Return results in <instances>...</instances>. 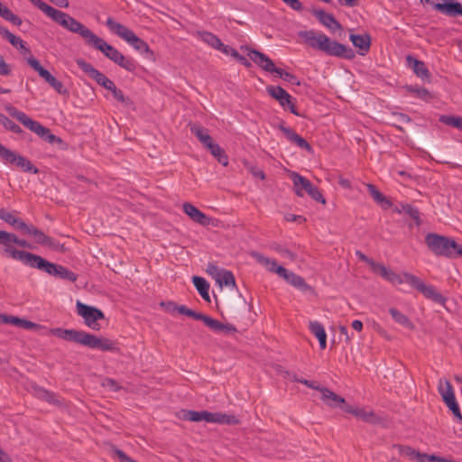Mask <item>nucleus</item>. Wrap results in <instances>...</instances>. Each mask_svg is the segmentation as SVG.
<instances>
[{
	"mask_svg": "<svg viewBox=\"0 0 462 462\" xmlns=\"http://www.w3.org/2000/svg\"><path fill=\"white\" fill-rule=\"evenodd\" d=\"M114 63L129 72H134L137 68V62L133 58L125 56L121 52Z\"/></svg>",
	"mask_w": 462,
	"mask_h": 462,
	"instance_id": "41",
	"label": "nucleus"
},
{
	"mask_svg": "<svg viewBox=\"0 0 462 462\" xmlns=\"http://www.w3.org/2000/svg\"><path fill=\"white\" fill-rule=\"evenodd\" d=\"M112 451L117 457L119 462H137L134 459L131 458L129 456H127L123 450L117 448L115 446H113Z\"/></svg>",
	"mask_w": 462,
	"mask_h": 462,
	"instance_id": "58",
	"label": "nucleus"
},
{
	"mask_svg": "<svg viewBox=\"0 0 462 462\" xmlns=\"http://www.w3.org/2000/svg\"><path fill=\"white\" fill-rule=\"evenodd\" d=\"M407 283L412 288L418 290L425 298L435 303L444 305L446 298L438 292L432 285H426L419 277L415 275H406Z\"/></svg>",
	"mask_w": 462,
	"mask_h": 462,
	"instance_id": "12",
	"label": "nucleus"
},
{
	"mask_svg": "<svg viewBox=\"0 0 462 462\" xmlns=\"http://www.w3.org/2000/svg\"><path fill=\"white\" fill-rule=\"evenodd\" d=\"M423 2V0H420ZM440 14L448 17L462 16V4L455 1H446L444 3H437L436 0H424Z\"/></svg>",
	"mask_w": 462,
	"mask_h": 462,
	"instance_id": "16",
	"label": "nucleus"
},
{
	"mask_svg": "<svg viewBox=\"0 0 462 462\" xmlns=\"http://www.w3.org/2000/svg\"><path fill=\"white\" fill-rule=\"evenodd\" d=\"M112 95L115 99L124 104L125 106L131 107L134 106L132 99L129 97H125L121 89L117 88Z\"/></svg>",
	"mask_w": 462,
	"mask_h": 462,
	"instance_id": "53",
	"label": "nucleus"
},
{
	"mask_svg": "<svg viewBox=\"0 0 462 462\" xmlns=\"http://www.w3.org/2000/svg\"><path fill=\"white\" fill-rule=\"evenodd\" d=\"M0 35L7 40L14 47L18 48V45L23 47V40L20 37L15 36L4 26H0Z\"/></svg>",
	"mask_w": 462,
	"mask_h": 462,
	"instance_id": "46",
	"label": "nucleus"
},
{
	"mask_svg": "<svg viewBox=\"0 0 462 462\" xmlns=\"http://www.w3.org/2000/svg\"><path fill=\"white\" fill-rule=\"evenodd\" d=\"M38 394L42 399L45 400L49 403H57L58 402L57 396L50 391H47L45 389H39Z\"/></svg>",
	"mask_w": 462,
	"mask_h": 462,
	"instance_id": "55",
	"label": "nucleus"
},
{
	"mask_svg": "<svg viewBox=\"0 0 462 462\" xmlns=\"http://www.w3.org/2000/svg\"><path fill=\"white\" fill-rule=\"evenodd\" d=\"M278 128L284 134L286 138L292 143H295L300 148L308 152L312 151L311 145L300 134L295 133L292 129L286 127L283 123L279 125Z\"/></svg>",
	"mask_w": 462,
	"mask_h": 462,
	"instance_id": "21",
	"label": "nucleus"
},
{
	"mask_svg": "<svg viewBox=\"0 0 462 462\" xmlns=\"http://www.w3.org/2000/svg\"><path fill=\"white\" fill-rule=\"evenodd\" d=\"M367 189L371 197L378 204L383 205L385 208L392 206L391 201L373 184H366Z\"/></svg>",
	"mask_w": 462,
	"mask_h": 462,
	"instance_id": "38",
	"label": "nucleus"
},
{
	"mask_svg": "<svg viewBox=\"0 0 462 462\" xmlns=\"http://www.w3.org/2000/svg\"><path fill=\"white\" fill-rule=\"evenodd\" d=\"M182 418L185 420L189 421H201V411H182Z\"/></svg>",
	"mask_w": 462,
	"mask_h": 462,
	"instance_id": "54",
	"label": "nucleus"
},
{
	"mask_svg": "<svg viewBox=\"0 0 462 462\" xmlns=\"http://www.w3.org/2000/svg\"><path fill=\"white\" fill-rule=\"evenodd\" d=\"M51 333L61 339L74 342L85 346L90 349L100 351L119 352L117 343L107 337H97L83 330L67 329V328H52Z\"/></svg>",
	"mask_w": 462,
	"mask_h": 462,
	"instance_id": "1",
	"label": "nucleus"
},
{
	"mask_svg": "<svg viewBox=\"0 0 462 462\" xmlns=\"http://www.w3.org/2000/svg\"><path fill=\"white\" fill-rule=\"evenodd\" d=\"M77 312L83 318L85 324L93 330H99L100 325L98 320L105 319L104 312L93 306L84 304L80 301L77 302Z\"/></svg>",
	"mask_w": 462,
	"mask_h": 462,
	"instance_id": "11",
	"label": "nucleus"
},
{
	"mask_svg": "<svg viewBox=\"0 0 462 462\" xmlns=\"http://www.w3.org/2000/svg\"><path fill=\"white\" fill-rule=\"evenodd\" d=\"M305 42L314 49H318L327 55L340 59L353 60L356 53L352 48L337 41L331 40L326 34H316L314 31L302 32L300 34Z\"/></svg>",
	"mask_w": 462,
	"mask_h": 462,
	"instance_id": "2",
	"label": "nucleus"
},
{
	"mask_svg": "<svg viewBox=\"0 0 462 462\" xmlns=\"http://www.w3.org/2000/svg\"><path fill=\"white\" fill-rule=\"evenodd\" d=\"M218 51L226 55L232 56L236 61L244 65L245 68H250L252 66L249 60H247L245 56L239 54V52L236 49L228 45H225L223 43V46L220 47Z\"/></svg>",
	"mask_w": 462,
	"mask_h": 462,
	"instance_id": "35",
	"label": "nucleus"
},
{
	"mask_svg": "<svg viewBox=\"0 0 462 462\" xmlns=\"http://www.w3.org/2000/svg\"><path fill=\"white\" fill-rule=\"evenodd\" d=\"M197 34L201 39V41H203L205 43L217 51L219 50L220 47L223 46V42H221V40L212 32L206 31H199L197 32Z\"/></svg>",
	"mask_w": 462,
	"mask_h": 462,
	"instance_id": "36",
	"label": "nucleus"
},
{
	"mask_svg": "<svg viewBox=\"0 0 462 462\" xmlns=\"http://www.w3.org/2000/svg\"><path fill=\"white\" fill-rule=\"evenodd\" d=\"M293 182V189L297 196L303 197V190L308 193L315 201L326 204V199L319 191L307 178L298 172L292 171L291 174Z\"/></svg>",
	"mask_w": 462,
	"mask_h": 462,
	"instance_id": "8",
	"label": "nucleus"
},
{
	"mask_svg": "<svg viewBox=\"0 0 462 462\" xmlns=\"http://www.w3.org/2000/svg\"><path fill=\"white\" fill-rule=\"evenodd\" d=\"M439 122L462 130V116L442 115L439 117Z\"/></svg>",
	"mask_w": 462,
	"mask_h": 462,
	"instance_id": "48",
	"label": "nucleus"
},
{
	"mask_svg": "<svg viewBox=\"0 0 462 462\" xmlns=\"http://www.w3.org/2000/svg\"><path fill=\"white\" fill-rule=\"evenodd\" d=\"M319 393H321L320 400L330 409L339 408L343 411L346 412L345 406H349L346 402V399L342 396L337 394L330 389L324 387L319 389Z\"/></svg>",
	"mask_w": 462,
	"mask_h": 462,
	"instance_id": "18",
	"label": "nucleus"
},
{
	"mask_svg": "<svg viewBox=\"0 0 462 462\" xmlns=\"http://www.w3.org/2000/svg\"><path fill=\"white\" fill-rule=\"evenodd\" d=\"M445 404L448 407V409L451 411L455 420L457 422H462V413L460 411V408L458 406V403L456 400V398L448 401V402H445Z\"/></svg>",
	"mask_w": 462,
	"mask_h": 462,
	"instance_id": "52",
	"label": "nucleus"
},
{
	"mask_svg": "<svg viewBox=\"0 0 462 462\" xmlns=\"http://www.w3.org/2000/svg\"><path fill=\"white\" fill-rule=\"evenodd\" d=\"M183 211L187 214L193 221L202 225L208 226L210 222L209 217L200 211L198 208L192 204L187 202L183 204Z\"/></svg>",
	"mask_w": 462,
	"mask_h": 462,
	"instance_id": "27",
	"label": "nucleus"
},
{
	"mask_svg": "<svg viewBox=\"0 0 462 462\" xmlns=\"http://www.w3.org/2000/svg\"><path fill=\"white\" fill-rule=\"evenodd\" d=\"M86 45L92 47L97 51H99L113 62L120 54V51L117 49H116L111 44L107 43L103 38L98 37L95 33H93V35L88 40Z\"/></svg>",
	"mask_w": 462,
	"mask_h": 462,
	"instance_id": "15",
	"label": "nucleus"
},
{
	"mask_svg": "<svg viewBox=\"0 0 462 462\" xmlns=\"http://www.w3.org/2000/svg\"><path fill=\"white\" fill-rule=\"evenodd\" d=\"M389 313L391 314L392 318L393 319V320L403 326L404 328H407L409 329H413L414 328V325L413 323L410 320V319L404 315L403 313H402L400 310H398L397 309L395 308H390L389 309Z\"/></svg>",
	"mask_w": 462,
	"mask_h": 462,
	"instance_id": "40",
	"label": "nucleus"
},
{
	"mask_svg": "<svg viewBox=\"0 0 462 462\" xmlns=\"http://www.w3.org/2000/svg\"><path fill=\"white\" fill-rule=\"evenodd\" d=\"M5 110L12 117L17 119L23 125L36 134L43 141L49 143H63L60 137L51 134V130L42 125L38 121H34L30 118L25 113L19 111L16 107L12 105H6Z\"/></svg>",
	"mask_w": 462,
	"mask_h": 462,
	"instance_id": "5",
	"label": "nucleus"
},
{
	"mask_svg": "<svg viewBox=\"0 0 462 462\" xmlns=\"http://www.w3.org/2000/svg\"><path fill=\"white\" fill-rule=\"evenodd\" d=\"M190 132L208 151L217 144L208 134V130L200 125H192L190 126Z\"/></svg>",
	"mask_w": 462,
	"mask_h": 462,
	"instance_id": "22",
	"label": "nucleus"
},
{
	"mask_svg": "<svg viewBox=\"0 0 462 462\" xmlns=\"http://www.w3.org/2000/svg\"><path fill=\"white\" fill-rule=\"evenodd\" d=\"M15 214L16 211L8 212L4 208H0V219L23 233L25 228H27V224L21 218L17 217Z\"/></svg>",
	"mask_w": 462,
	"mask_h": 462,
	"instance_id": "28",
	"label": "nucleus"
},
{
	"mask_svg": "<svg viewBox=\"0 0 462 462\" xmlns=\"http://www.w3.org/2000/svg\"><path fill=\"white\" fill-rule=\"evenodd\" d=\"M406 275H412V274L410 273H402V275H400V274H398V273L393 272V275L389 279V282L393 283V284H395V283L402 284L403 282L407 283Z\"/></svg>",
	"mask_w": 462,
	"mask_h": 462,
	"instance_id": "59",
	"label": "nucleus"
},
{
	"mask_svg": "<svg viewBox=\"0 0 462 462\" xmlns=\"http://www.w3.org/2000/svg\"><path fill=\"white\" fill-rule=\"evenodd\" d=\"M241 50L247 51V55L252 61L261 67L263 70L276 74L280 68L275 67L273 61L264 53L251 49L247 45H242Z\"/></svg>",
	"mask_w": 462,
	"mask_h": 462,
	"instance_id": "13",
	"label": "nucleus"
},
{
	"mask_svg": "<svg viewBox=\"0 0 462 462\" xmlns=\"http://www.w3.org/2000/svg\"><path fill=\"white\" fill-rule=\"evenodd\" d=\"M275 75L277 77H279L280 79H283L284 81L291 83V85H296V86L300 85V81L298 79V78L295 75H293L288 71H285L282 69H279Z\"/></svg>",
	"mask_w": 462,
	"mask_h": 462,
	"instance_id": "50",
	"label": "nucleus"
},
{
	"mask_svg": "<svg viewBox=\"0 0 462 462\" xmlns=\"http://www.w3.org/2000/svg\"><path fill=\"white\" fill-rule=\"evenodd\" d=\"M404 88L411 94L416 96L418 98L423 100V101H430L433 98L432 94L425 88L418 87V86H412V85H406Z\"/></svg>",
	"mask_w": 462,
	"mask_h": 462,
	"instance_id": "39",
	"label": "nucleus"
},
{
	"mask_svg": "<svg viewBox=\"0 0 462 462\" xmlns=\"http://www.w3.org/2000/svg\"><path fill=\"white\" fill-rule=\"evenodd\" d=\"M216 282L222 286H232L236 287V279L232 272L227 270H223L220 275L217 278Z\"/></svg>",
	"mask_w": 462,
	"mask_h": 462,
	"instance_id": "44",
	"label": "nucleus"
},
{
	"mask_svg": "<svg viewBox=\"0 0 462 462\" xmlns=\"http://www.w3.org/2000/svg\"><path fill=\"white\" fill-rule=\"evenodd\" d=\"M34 6L38 7L42 12H43L48 17H51L57 9L49 5L42 0H29Z\"/></svg>",
	"mask_w": 462,
	"mask_h": 462,
	"instance_id": "51",
	"label": "nucleus"
},
{
	"mask_svg": "<svg viewBox=\"0 0 462 462\" xmlns=\"http://www.w3.org/2000/svg\"><path fill=\"white\" fill-rule=\"evenodd\" d=\"M23 234L33 236L36 239V242L42 245H46L49 237L42 230L38 229L32 225H27V228H25Z\"/></svg>",
	"mask_w": 462,
	"mask_h": 462,
	"instance_id": "43",
	"label": "nucleus"
},
{
	"mask_svg": "<svg viewBox=\"0 0 462 462\" xmlns=\"http://www.w3.org/2000/svg\"><path fill=\"white\" fill-rule=\"evenodd\" d=\"M21 256L23 257V259L28 263V266L31 268L38 269L57 278L60 277L62 265L51 263L45 258L34 254H22Z\"/></svg>",
	"mask_w": 462,
	"mask_h": 462,
	"instance_id": "10",
	"label": "nucleus"
},
{
	"mask_svg": "<svg viewBox=\"0 0 462 462\" xmlns=\"http://www.w3.org/2000/svg\"><path fill=\"white\" fill-rule=\"evenodd\" d=\"M51 19L69 32L79 35L84 40L85 44L94 33L82 23L60 10L57 9Z\"/></svg>",
	"mask_w": 462,
	"mask_h": 462,
	"instance_id": "6",
	"label": "nucleus"
},
{
	"mask_svg": "<svg viewBox=\"0 0 462 462\" xmlns=\"http://www.w3.org/2000/svg\"><path fill=\"white\" fill-rule=\"evenodd\" d=\"M77 65L80 68L89 78L94 79L98 85L106 89L111 88L114 82L109 79L105 74L100 72L98 69L93 67L92 64L87 62L83 59H78L76 60Z\"/></svg>",
	"mask_w": 462,
	"mask_h": 462,
	"instance_id": "14",
	"label": "nucleus"
},
{
	"mask_svg": "<svg viewBox=\"0 0 462 462\" xmlns=\"http://www.w3.org/2000/svg\"><path fill=\"white\" fill-rule=\"evenodd\" d=\"M0 244L5 246V253L7 254L13 259L22 262L23 264L28 266V263L23 260L21 255L22 254H31L30 252L23 250H17L12 246V244H15L22 247H31L26 240L20 239L13 233H9L4 230H0Z\"/></svg>",
	"mask_w": 462,
	"mask_h": 462,
	"instance_id": "7",
	"label": "nucleus"
},
{
	"mask_svg": "<svg viewBox=\"0 0 462 462\" xmlns=\"http://www.w3.org/2000/svg\"><path fill=\"white\" fill-rule=\"evenodd\" d=\"M407 65L413 70L414 74L422 80L430 81V72L422 60H419L411 55L406 57Z\"/></svg>",
	"mask_w": 462,
	"mask_h": 462,
	"instance_id": "20",
	"label": "nucleus"
},
{
	"mask_svg": "<svg viewBox=\"0 0 462 462\" xmlns=\"http://www.w3.org/2000/svg\"><path fill=\"white\" fill-rule=\"evenodd\" d=\"M205 325L216 333L222 334L224 336H229L235 334L237 329L236 328L229 323H222L217 319H215L209 316L205 320Z\"/></svg>",
	"mask_w": 462,
	"mask_h": 462,
	"instance_id": "19",
	"label": "nucleus"
},
{
	"mask_svg": "<svg viewBox=\"0 0 462 462\" xmlns=\"http://www.w3.org/2000/svg\"><path fill=\"white\" fill-rule=\"evenodd\" d=\"M106 25L118 37L129 43L136 51L144 54L145 58L154 60V53L149 45L143 39L138 37L131 29L125 25L116 22L112 17H108Z\"/></svg>",
	"mask_w": 462,
	"mask_h": 462,
	"instance_id": "4",
	"label": "nucleus"
},
{
	"mask_svg": "<svg viewBox=\"0 0 462 462\" xmlns=\"http://www.w3.org/2000/svg\"><path fill=\"white\" fill-rule=\"evenodd\" d=\"M192 282L200 294V296L206 300L210 301L208 291H209V283L206 279L200 276H193Z\"/></svg>",
	"mask_w": 462,
	"mask_h": 462,
	"instance_id": "34",
	"label": "nucleus"
},
{
	"mask_svg": "<svg viewBox=\"0 0 462 462\" xmlns=\"http://www.w3.org/2000/svg\"><path fill=\"white\" fill-rule=\"evenodd\" d=\"M346 412L354 415L355 417L362 420L365 422L375 424L380 419L373 411H366L363 408L345 406Z\"/></svg>",
	"mask_w": 462,
	"mask_h": 462,
	"instance_id": "24",
	"label": "nucleus"
},
{
	"mask_svg": "<svg viewBox=\"0 0 462 462\" xmlns=\"http://www.w3.org/2000/svg\"><path fill=\"white\" fill-rule=\"evenodd\" d=\"M0 158L6 162L16 165L17 167L22 168L23 163L25 162V157L22 156L15 152H13L6 147L3 146L0 151Z\"/></svg>",
	"mask_w": 462,
	"mask_h": 462,
	"instance_id": "29",
	"label": "nucleus"
},
{
	"mask_svg": "<svg viewBox=\"0 0 462 462\" xmlns=\"http://www.w3.org/2000/svg\"><path fill=\"white\" fill-rule=\"evenodd\" d=\"M277 270L278 275L282 277L288 283H290L293 287L299 289L302 292H314V289L310 285H309L301 276L292 272H289L284 267H280Z\"/></svg>",
	"mask_w": 462,
	"mask_h": 462,
	"instance_id": "17",
	"label": "nucleus"
},
{
	"mask_svg": "<svg viewBox=\"0 0 462 462\" xmlns=\"http://www.w3.org/2000/svg\"><path fill=\"white\" fill-rule=\"evenodd\" d=\"M394 447L399 449L400 454L408 457L409 459L415 460L416 462H425V457H427L426 453H420V451L409 446L395 445Z\"/></svg>",
	"mask_w": 462,
	"mask_h": 462,
	"instance_id": "32",
	"label": "nucleus"
},
{
	"mask_svg": "<svg viewBox=\"0 0 462 462\" xmlns=\"http://www.w3.org/2000/svg\"><path fill=\"white\" fill-rule=\"evenodd\" d=\"M425 244L437 256L447 258L462 256V245L457 244L453 238L435 233H429L425 236Z\"/></svg>",
	"mask_w": 462,
	"mask_h": 462,
	"instance_id": "3",
	"label": "nucleus"
},
{
	"mask_svg": "<svg viewBox=\"0 0 462 462\" xmlns=\"http://www.w3.org/2000/svg\"><path fill=\"white\" fill-rule=\"evenodd\" d=\"M312 14L319 21L321 24L335 32L341 30L342 26L333 14L326 13L324 10H313Z\"/></svg>",
	"mask_w": 462,
	"mask_h": 462,
	"instance_id": "23",
	"label": "nucleus"
},
{
	"mask_svg": "<svg viewBox=\"0 0 462 462\" xmlns=\"http://www.w3.org/2000/svg\"><path fill=\"white\" fill-rule=\"evenodd\" d=\"M252 255L259 263L264 265L268 269V271L272 273H275L278 274L277 269L282 267V265H278L276 261L271 260L259 253H253Z\"/></svg>",
	"mask_w": 462,
	"mask_h": 462,
	"instance_id": "42",
	"label": "nucleus"
},
{
	"mask_svg": "<svg viewBox=\"0 0 462 462\" xmlns=\"http://www.w3.org/2000/svg\"><path fill=\"white\" fill-rule=\"evenodd\" d=\"M438 389L444 403L456 398L453 386L448 380H445L444 382L442 380H439Z\"/></svg>",
	"mask_w": 462,
	"mask_h": 462,
	"instance_id": "37",
	"label": "nucleus"
},
{
	"mask_svg": "<svg viewBox=\"0 0 462 462\" xmlns=\"http://www.w3.org/2000/svg\"><path fill=\"white\" fill-rule=\"evenodd\" d=\"M287 5L295 11H301L303 9L302 4L300 0H282Z\"/></svg>",
	"mask_w": 462,
	"mask_h": 462,
	"instance_id": "64",
	"label": "nucleus"
},
{
	"mask_svg": "<svg viewBox=\"0 0 462 462\" xmlns=\"http://www.w3.org/2000/svg\"><path fill=\"white\" fill-rule=\"evenodd\" d=\"M59 278L74 282L78 280V274L69 270L68 268L62 266Z\"/></svg>",
	"mask_w": 462,
	"mask_h": 462,
	"instance_id": "56",
	"label": "nucleus"
},
{
	"mask_svg": "<svg viewBox=\"0 0 462 462\" xmlns=\"http://www.w3.org/2000/svg\"><path fill=\"white\" fill-rule=\"evenodd\" d=\"M425 462H457L453 459H447L445 457H438L436 455H428L425 457Z\"/></svg>",
	"mask_w": 462,
	"mask_h": 462,
	"instance_id": "62",
	"label": "nucleus"
},
{
	"mask_svg": "<svg viewBox=\"0 0 462 462\" xmlns=\"http://www.w3.org/2000/svg\"><path fill=\"white\" fill-rule=\"evenodd\" d=\"M27 63L38 72L39 76L42 78L57 93L62 96H69V90L64 87L63 83L58 80L51 73L44 69L40 61L33 56L27 58Z\"/></svg>",
	"mask_w": 462,
	"mask_h": 462,
	"instance_id": "9",
	"label": "nucleus"
},
{
	"mask_svg": "<svg viewBox=\"0 0 462 462\" xmlns=\"http://www.w3.org/2000/svg\"><path fill=\"white\" fill-rule=\"evenodd\" d=\"M0 125L14 134L23 133V129L5 115L0 117Z\"/></svg>",
	"mask_w": 462,
	"mask_h": 462,
	"instance_id": "49",
	"label": "nucleus"
},
{
	"mask_svg": "<svg viewBox=\"0 0 462 462\" xmlns=\"http://www.w3.org/2000/svg\"><path fill=\"white\" fill-rule=\"evenodd\" d=\"M21 169L25 172H39V170L27 158H25V162Z\"/></svg>",
	"mask_w": 462,
	"mask_h": 462,
	"instance_id": "63",
	"label": "nucleus"
},
{
	"mask_svg": "<svg viewBox=\"0 0 462 462\" xmlns=\"http://www.w3.org/2000/svg\"><path fill=\"white\" fill-rule=\"evenodd\" d=\"M349 40L351 41L352 44L358 49V53L360 55H365L369 51L371 47V36L368 33H351Z\"/></svg>",
	"mask_w": 462,
	"mask_h": 462,
	"instance_id": "26",
	"label": "nucleus"
},
{
	"mask_svg": "<svg viewBox=\"0 0 462 462\" xmlns=\"http://www.w3.org/2000/svg\"><path fill=\"white\" fill-rule=\"evenodd\" d=\"M224 269H219L216 264L209 263L208 264L207 272L210 274L215 280L220 275Z\"/></svg>",
	"mask_w": 462,
	"mask_h": 462,
	"instance_id": "60",
	"label": "nucleus"
},
{
	"mask_svg": "<svg viewBox=\"0 0 462 462\" xmlns=\"http://www.w3.org/2000/svg\"><path fill=\"white\" fill-rule=\"evenodd\" d=\"M169 305L170 306H173V310H177V311L180 314L188 316V317L192 318V319H194L196 320H201L204 323H205V320H206V319L208 317V315H205V314L200 313V312H197V311H195V310H193L191 309H189L185 305H178V304H176L173 301H169Z\"/></svg>",
	"mask_w": 462,
	"mask_h": 462,
	"instance_id": "33",
	"label": "nucleus"
},
{
	"mask_svg": "<svg viewBox=\"0 0 462 462\" xmlns=\"http://www.w3.org/2000/svg\"><path fill=\"white\" fill-rule=\"evenodd\" d=\"M201 420L207 422H217L221 424H234L237 422L236 418L234 415H226L218 412H209L207 411H201Z\"/></svg>",
	"mask_w": 462,
	"mask_h": 462,
	"instance_id": "25",
	"label": "nucleus"
},
{
	"mask_svg": "<svg viewBox=\"0 0 462 462\" xmlns=\"http://www.w3.org/2000/svg\"><path fill=\"white\" fill-rule=\"evenodd\" d=\"M208 152L217 160V162L223 166L228 165V157L225 150L220 147L217 143L213 146Z\"/></svg>",
	"mask_w": 462,
	"mask_h": 462,
	"instance_id": "45",
	"label": "nucleus"
},
{
	"mask_svg": "<svg viewBox=\"0 0 462 462\" xmlns=\"http://www.w3.org/2000/svg\"><path fill=\"white\" fill-rule=\"evenodd\" d=\"M295 381L298 382V383H302L304 385H306L309 388H311V389H314V390H318L319 392V389L324 388L323 386H319L314 381H310V380H307V379H298V378H295Z\"/></svg>",
	"mask_w": 462,
	"mask_h": 462,
	"instance_id": "61",
	"label": "nucleus"
},
{
	"mask_svg": "<svg viewBox=\"0 0 462 462\" xmlns=\"http://www.w3.org/2000/svg\"><path fill=\"white\" fill-rule=\"evenodd\" d=\"M266 91L273 99L277 100L279 104H282V100L288 93L280 86H268Z\"/></svg>",
	"mask_w": 462,
	"mask_h": 462,
	"instance_id": "47",
	"label": "nucleus"
},
{
	"mask_svg": "<svg viewBox=\"0 0 462 462\" xmlns=\"http://www.w3.org/2000/svg\"><path fill=\"white\" fill-rule=\"evenodd\" d=\"M394 211L399 214L403 213L409 216L415 221L416 226H420L421 224L420 214L419 209L411 204L401 203L399 206H396L394 208Z\"/></svg>",
	"mask_w": 462,
	"mask_h": 462,
	"instance_id": "31",
	"label": "nucleus"
},
{
	"mask_svg": "<svg viewBox=\"0 0 462 462\" xmlns=\"http://www.w3.org/2000/svg\"><path fill=\"white\" fill-rule=\"evenodd\" d=\"M45 245L58 252L63 253L66 251V248L63 244H60L59 241L53 239L51 236L48 237V241L46 242Z\"/></svg>",
	"mask_w": 462,
	"mask_h": 462,
	"instance_id": "57",
	"label": "nucleus"
},
{
	"mask_svg": "<svg viewBox=\"0 0 462 462\" xmlns=\"http://www.w3.org/2000/svg\"><path fill=\"white\" fill-rule=\"evenodd\" d=\"M309 328L318 338L321 349L327 347V334L323 325L319 321H310Z\"/></svg>",
	"mask_w": 462,
	"mask_h": 462,
	"instance_id": "30",
	"label": "nucleus"
}]
</instances>
